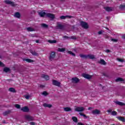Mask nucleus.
Segmentation results:
<instances>
[{
    "instance_id": "obj_1",
    "label": "nucleus",
    "mask_w": 125,
    "mask_h": 125,
    "mask_svg": "<svg viewBox=\"0 0 125 125\" xmlns=\"http://www.w3.org/2000/svg\"><path fill=\"white\" fill-rule=\"evenodd\" d=\"M24 118L25 120H27V121H28L29 122H32L33 121H34L35 120V118H34V117L29 115H25Z\"/></svg>"
},
{
    "instance_id": "obj_2",
    "label": "nucleus",
    "mask_w": 125,
    "mask_h": 125,
    "mask_svg": "<svg viewBox=\"0 0 125 125\" xmlns=\"http://www.w3.org/2000/svg\"><path fill=\"white\" fill-rule=\"evenodd\" d=\"M55 56H56L55 53L54 52H51L49 57V60H50V61H52V60H53V59L55 58Z\"/></svg>"
},
{
    "instance_id": "obj_3",
    "label": "nucleus",
    "mask_w": 125,
    "mask_h": 125,
    "mask_svg": "<svg viewBox=\"0 0 125 125\" xmlns=\"http://www.w3.org/2000/svg\"><path fill=\"white\" fill-rule=\"evenodd\" d=\"M81 25L83 28H84V29H87V28H88V25L87 24V23L84 21H81Z\"/></svg>"
},
{
    "instance_id": "obj_4",
    "label": "nucleus",
    "mask_w": 125,
    "mask_h": 125,
    "mask_svg": "<svg viewBox=\"0 0 125 125\" xmlns=\"http://www.w3.org/2000/svg\"><path fill=\"white\" fill-rule=\"evenodd\" d=\"M56 28L59 30H63V29H64V26H63L61 23L59 22L56 26Z\"/></svg>"
},
{
    "instance_id": "obj_5",
    "label": "nucleus",
    "mask_w": 125,
    "mask_h": 125,
    "mask_svg": "<svg viewBox=\"0 0 125 125\" xmlns=\"http://www.w3.org/2000/svg\"><path fill=\"white\" fill-rule=\"evenodd\" d=\"M84 110V108L83 107H76L75 108V111L76 112H83Z\"/></svg>"
},
{
    "instance_id": "obj_6",
    "label": "nucleus",
    "mask_w": 125,
    "mask_h": 125,
    "mask_svg": "<svg viewBox=\"0 0 125 125\" xmlns=\"http://www.w3.org/2000/svg\"><path fill=\"white\" fill-rule=\"evenodd\" d=\"M52 83L53 85H56V86H60V85L61 84V83L56 80H53Z\"/></svg>"
},
{
    "instance_id": "obj_7",
    "label": "nucleus",
    "mask_w": 125,
    "mask_h": 125,
    "mask_svg": "<svg viewBox=\"0 0 125 125\" xmlns=\"http://www.w3.org/2000/svg\"><path fill=\"white\" fill-rule=\"evenodd\" d=\"M82 76L83 77V78H84L85 79H87L88 80H90V79L92 78V76L86 74H82Z\"/></svg>"
},
{
    "instance_id": "obj_8",
    "label": "nucleus",
    "mask_w": 125,
    "mask_h": 125,
    "mask_svg": "<svg viewBox=\"0 0 125 125\" xmlns=\"http://www.w3.org/2000/svg\"><path fill=\"white\" fill-rule=\"evenodd\" d=\"M5 3H6V4H10L11 5H12V6H14V5H15L14 2L11 1L9 0H5Z\"/></svg>"
},
{
    "instance_id": "obj_9",
    "label": "nucleus",
    "mask_w": 125,
    "mask_h": 125,
    "mask_svg": "<svg viewBox=\"0 0 125 125\" xmlns=\"http://www.w3.org/2000/svg\"><path fill=\"white\" fill-rule=\"evenodd\" d=\"M47 17L50 18L51 19H54L55 18V16L53 14L47 13L46 14Z\"/></svg>"
},
{
    "instance_id": "obj_10",
    "label": "nucleus",
    "mask_w": 125,
    "mask_h": 125,
    "mask_svg": "<svg viewBox=\"0 0 125 125\" xmlns=\"http://www.w3.org/2000/svg\"><path fill=\"white\" fill-rule=\"evenodd\" d=\"M71 81L72 82L74 83H79V82H80V80L77 77L72 78Z\"/></svg>"
},
{
    "instance_id": "obj_11",
    "label": "nucleus",
    "mask_w": 125,
    "mask_h": 125,
    "mask_svg": "<svg viewBox=\"0 0 125 125\" xmlns=\"http://www.w3.org/2000/svg\"><path fill=\"white\" fill-rule=\"evenodd\" d=\"M92 114L93 115H98L100 114V110L98 109H95L94 110L92 111Z\"/></svg>"
},
{
    "instance_id": "obj_12",
    "label": "nucleus",
    "mask_w": 125,
    "mask_h": 125,
    "mask_svg": "<svg viewBox=\"0 0 125 125\" xmlns=\"http://www.w3.org/2000/svg\"><path fill=\"white\" fill-rule=\"evenodd\" d=\"M21 110V111H22V112H29V108H28V107L27 106L22 107Z\"/></svg>"
},
{
    "instance_id": "obj_13",
    "label": "nucleus",
    "mask_w": 125,
    "mask_h": 125,
    "mask_svg": "<svg viewBox=\"0 0 125 125\" xmlns=\"http://www.w3.org/2000/svg\"><path fill=\"white\" fill-rule=\"evenodd\" d=\"M39 14L41 17H44V16L46 15V13L45 12H43V11L39 12Z\"/></svg>"
},
{
    "instance_id": "obj_14",
    "label": "nucleus",
    "mask_w": 125,
    "mask_h": 125,
    "mask_svg": "<svg viewBox=\"0 0 125 125\" xmlns=\"http://www.w3.org/2000/svg\"><path fill=\"white\" fill-rule=\"evenodd\" d=\"M115 104H117V105H119V106H125V103L119 101L115 102Z\"/></svg>"
},
{
    "instance_id": "obj_15",
    "label": "nucleus",
    "mask_w": 125,
    "mask_h": 125,
    "mask_svg": "<svg viewBox=\"0 0 125 125\" xmlns=\"http://www.w3.org/2000/svg\"><path fill=\"white\" fill-rule=\"evenodd\" d=\"M108 113H111V115L112 116L117 115V112L116 111H112V109H109L107 110Z\"/></svg>"
},
{
    "instance_id": "obj_16",
    "label": "nucleus",
    "mask_w": 125,
    "mask_h": 125,
    "mask_svg": "<svg viewBox=\"0 0 125 125\" xmlns=\"http://www.w3.org/2000/svg\"><path fill=\"white\" fill-rule=\"evenodd\" d=\"M104 9L106 11H107L108 12H110V11H113V8L111 7H104Z\"/></svg>"
},
{
    "instance_id": "obj_17",
    "label": "nucleus",
    "mask_w": 125,
    "mask_h": 125,
    "mask_svg": "<svg viewBox=\"0 0 125 125\" xmlns=\"http://www.w3.org/2000/svg\"><path fill=\"white\" fill-rule=\"evenodd\" d=\"M99 64H101V65H106V62L103 59H101L100 61L98 62Z\"/></svg>"
},
{
    "instance_id": "obj_18",
    "label": "nucleus",
    "mask_w": 125,
    "mask_h": 125,
    "mask_svg": "<svg viewBox=\"0 0 125 125\" xmlns=\"http://www.w3.org/2000/svg\"><path fill=\"white\" fill-rule=\"evenodd\" d=\"M88 59H92L93 60V59H95V56L94 55L89 54L88 55Z\"/></svg>"
},
{
    "instance_id": "obj_19",
    "label": "nucleus",
    "mask_w": 125,
    "mask_h": 125,
    "mask_svg": "<svg viewBox=\"0 0 125 125\" xmlns=\"http://www.w3.org/2000/svg\"><path fill=\"white\" fill-rule=\"evenodd\" d=\"M42 78L43 79H44V80H46V81H48L49 80V76L45 75H42Z\"/></svg>"
},
{
    "instance_id": "obj_20",
    "label": "nucleus",
    "mask_w": 125,
    "mask_h": 125,
    "mask_svg": "<svg viewBox=\"0 0 125 125\" xmlns=\"http://www.w3.org/2000/svg\"><path fill=\"white\" fill-rule=\"evenodd\" d=\"M116 82H122V83H125V80L122 78H118L116 79Z\"/></svg>"
},
{
    "instance_id": "obj_21",
    "label": "nucleus",
    "mask_w": 125,
    "mask_h": 125,
    "mask_svg": "<svg viewBox=\"0 0 125 125\" xmlns=\"http://www.w3.org/2000/svg\"><path fill=\"white\" fill-rule=\"evenodd\" d=\"M80 56L81 58H84V59H88V55L81 54Z\"/></svg>"
},
{
    "instance_id": "obj_22",
    "label": "nucleus",
    "mask_w": 125,
    "mask_h": 125,
    "mask_svg": "<svg viewBox=\"0 0 125 125\" xmlns=\"http://www.w3.org/2000/svg\"><path fill=\"white\" fill-rule=\"evenodd\" d=\"M23 61H26V62H28V63H32V62H34V61L29 59H24Z\"/></svg>"
},
{
    "instance_id": "obj_23",
    "label": "nucleus",
    "mask_w": 125,
    "mask_h": 125,
    "mask_svg": "<svg viewBox=\"0 0 125 125\" xmlns=\"http://www.w3.org/2000/svg\"><path fill=\"white\" fill-rule=\"evenodd\" d=\"M69 17V18H71L72 17L69 16H62L60 17L61 19L64 20Z\"/></svg>"
},
{
    "instance_id": "obj_24",
    "label": "nucleus",
    "mask_w": 125,
    "mask_h": 125,
    "mask_svg": "<svg viewBox=\"0 0 125 125\" xmlns=\"http://www.w3.org/2000/svg\"><path fill=\"white\" fill-rule=\"evenodd\" d=\"M66 50V49L65 48H59L58 49V51H59V52H64Z\"/></svg>"
},
{
    "instance_id": "obj_25",
    "label": "nucleus",
    "mask_w": 125,
    "mask_h": 125,
    "mask_svg": "<svg viewBox=\"0 0 125 125\" xmlns=\"http://www.w3.org/2000/svg\"><path fill=\"white\" fill-rule=\"evenodd\" d=\"M117 119H118V120H119V121H121V122H125V118L123 117H117Z\"/></svg>"
},
{
    "instance_id": "obj_26",
    "label": "nucleus",
    "mask_w": 125,
    "mask_h": 125,
    "mask_svg": "<svg viewBox=\"0 0 125 125\" xmlns=\"http://www.w3.org/2000/svg\"><path fill=\"white\" fill-rule=\"evenodd\" d=\"M63 109L65 112H70V111H72V109H71V108L68 107H64Z\"/></svg>"
},
{
    "instance_id": "obj_27",
    "label": "nucleus",
    "mask_w": 125,
    "mask_h": 125,
    "mask_svg": "<svg viewBox=\"0 0 125 125\" xmlns=\"http://www.w3.org/2000/svg\"><path fill=\"white\" fill-rule=\"evenodd\" d=\"M10 113H11L10 110H7L3 112V116H6L7 115H8V114H10Z\"/></svg>"
},
{
    "instance_id": "obj_28",
    "label": "nucleus",
    "mask_w": 125,
    "mask_h": 125,
    "mask_svg": "<svg viewBox=\"0 0 125 125\" xmlns=\"http://www.w3.org/2000/svg\"><path fill=\"white\" fill-rule=\"evenodd\" d=\"M43 106L44 107H47L48 108H51V107H52V105L51 104H43Z\"/></svg>"
},
{
    "instance_id": "obj_29",
    "label": "nucleus",
    "mask_w": 125,
    "mask_h": 125,
    "mask_svg": "<svg viewBox=\"0 0 125 125\" xmlns=\"http://www.w3.org/2000/svg\"><path fill=\"white\" fill-rule=\"evenodd\" d=\"M15 17H16V18H20V13L19 12H16L14 15Z\"/></svg>"
},
{
    "instance_id": "obj_30",
    "label": "nucleus",
    "mask_w": 125,
    "mask_h": 125,
    "mask_svg": "<svg viewBox=\"0 0 125 125\" xmlns=\"http://www.w3.org/2000/svg\"><path fill=\"white\" fill-rule=\"evenodd\" d=\"M26 30H27L28 32H33V31H35V29L32 27H27Z\"/></svg>"
},
{
    "instance_id": "obj_31",
    "label": "nucleus",
    "mask_w": 125,
    "mask_h": 125,
    "mask_svg": "<svg viewBox=\"0 0 125 125\" xmlns=\"http://www.w3.org/2000/svg\"><path fill=\"white\" fill-rule=\"evenodd\" d=\"M48 42H49V43H56L57 41L56 40H48Z\"/></svg>"
},
{
    "instance_id": "obj_32",
    "label": "nucleus",
    "mask_w": 125,
    "mask_h": 125,
    "mask_svg": "<svg viewBox=\"0 0 125 125\" xmlns=\"http://www.w3.org/2000/svg\"><path fill=\"white\" fill-rule=\"evenodd\" d=\"M4 72H5V73H7L10 71V69L8 67H5L3 69Z\"/></svg>"
},
{
    "instance_id": "obj_33",
    "label": "nucleus",
    "mask_w": 125,
    "mask_h": 125,
    "mask_svg": "<svg viewBox=\"0 0 125 125\" xmlns=\"http://www.w3.org/2000/svg\"><path fill=\"white\" fill-rule=\"evenodd\" d=\"M31 53L32 54V55H34L35 56H37V55H39L38 53L36 52L35 51H31Z\"/></svg>"
},
{
    "instance_id": "obj_34",
    "label": "nucleus",
    "mask_w": 125,
    "mask_h": 125,
    "mask_svg": "<svg viewBox=\"0 0 125 125\" xmlns=\"http://www.w3.org/2000/svg\"><path fill=\"white\" fill-rule=\"evenodd\" d=\"M67 53H68L69 54H70L71 55H72V56H76V54H75V53H73L71 51H68Z\"/></svg>"
},
{
    "instance_id": "obj_35",
    "label": "nucleus",
    "mask_w": 125,
    "mask_h": 125,
    "mask_svg": "<svg viewBox=\"0 0 125 125\" xmlns=\"http://www.w3.org/2000/svg\"><path fill=\"white\" fill-rule=\"evenodd\" d=\"M9 90L11 92H16V91L15 90V89H14V88H10L9 89Z\"/></svg>"
},
{
    "instance_id": "obj_36",
    "label": "nucleus",
    "mask_w": 125,
    "mask_h": 125,
    "mask_svg": "<svg viewBox=\"0 0 125 125\" xmlns=\"http://www.w3.org/2000/svg\"><path fill=\"white\" fill-rule=\"evenodd\" d=\"M72 120L75 123H77L78 122V118H77V117H72Z\"/></svg>"
},
{
    "instance_id": "obj_37",
    "label": "nucleus",
    "mask_w": 125,
    "mask_h": 125,
    "mask_svg": "<svg viewBox=\"0 0 125 125\" xmlns=\"http://www.w3.org/2000/svg\"><path fill=\"white\" fill-rule=\"evenodd\" d=\"M117 60L119 61V62H125V60H123L122 59L117 58Z\"/></svg>"
},
{
    "instance_id": "obj_38",
    "label": "nucleus",
    "mask_w": 125,
    "mask_h": 125,
    "mask_svg": "<svg viewBox=\"0 0 125 125\" xmlns=\"http://www.w3.org/2000/svg\"><path fill=\"white\" fill-rule=\"evenodd\" d=\"M42 27H43V28H47V27H48V25H47V24L44 23L42 24Z\"/></svg>"
},
{
    "instance_id": "obj_39",
    "label": "nucleus",
    "mask_w": 125,
    "mask_h": 125,
    "mask_svg": "<svg viewBox=\"0 0 125 125\" xmlns=\"http://www.w3.org/2000/svg\"><path fill=\"white\" fill-rule=\"evenodd\" d=\"M42 94L43 95H44V96H46L47 95H48V93H47V92H46V91L43 92Z\"/></svg>"
},
{
    "instance_id": "obj_40",
    "label": "nucleus",
    "mask_w": 125,
    "mask_h": 125,
    "mask_svg": "<svg viewBox=\"0 0 125 125\" xmlns=\"http://www.w3.org/2000/svg\"><path fill=\"white\" fill-rule=\"evenodd\" d=\"M25 98H26L27 100L29 99L30 98V96L29 95H25L24 96Z\"/></svg>"
},
{
    "instance_id": "obj_41",
    "label": "nucleus",
    "mask_w": 125,
    "mask_h": 125,
    "mask_svg": "<svg viewBox=\"0 0 125 125\" xmlns=\"http://www.w3.org/2000/svg\"><path fill=\"white\" fill-rule=\"evenodd\" d=\"M125 7V5H121L120 6V8H121V9H124Z\"/></svg>"
},
{
    "instance_id": "obj_42",
    "label": "nucleus",
    "mask_w": 125,
    "mask_h": 125,
    "mask_svg": "<svg viewBox=\"0 0 125 125\" xmlns=\"http://www.w3.org/2000/svg\"><path fill=\"white\" fill-rule=\"evenodd\" d=\"M16 108H17V109H20V105L19 104H15Z\"/></svg>"
},
{
    "instance_id": "obj_43",
    "label": "nucleus",
    "mask_w": 125,
    "mask_h": 125,
    "mask_svg": "<svg viewBox=\"0 0 125 125\" xmlns=\"http://www.w3.org/2000/svg\"><path fill=\"white\" fill-rule=\"evenodd\" d=\"M71 39H72V40H76L77 37L76 36H71Z\"/></svg>"
},
{
    "instance_id": "obj_44",
    "label": "nucleus",
    "mask_w": 125,
    "mask_h": 125,
    "mask_svg": "<svg viewBox=\"0 0 125 125\" xmlns=\"http://www.w3.org/2000/svg\"><path fill=\"white\" fill-rule=\"evenodd\" d=\"M111 41H112V42H118V40H117V39H111Z\"/></svg>"
},
{
    "instance_id": "obj_45",
    "label": "nucleus",
    "mask_w": 125,
    "mask_h": 125,
    "mask_svg": "<svg viewBox=\"0 0 125 125\" xmlns=\"http://www.w3.org/2000/svg\"><path fill=\"white\" fill-rule=\"evenodd\" d=\"M3 66H4V64L2 62H0V66L3 67Z\"/></svg>"
},
{
    "instance_id": "obj_46",
    "label": "nucleus",
    "mask_w": 125,
    "mask_h": 125,
    "mask_svg": "<svg viewBox=\"0 0 125 125\" xmlns=\"http://www.w3.org/2000/svg\"><path fill=\"white\" fill-rule=\"evenodd\" d=\"M29 124L30 125H36V123L35 122H30Z\"/></svg>"
},
{
    "instance_id": "obj_47",
    "label": "nucleus",
    "mask_w": 125,
    "mask_h": 125,
    "mask_svg": "<svg viewBox=\"0 0 125 125\" xmlns=\"http://www.w3.org/2000/svg\"><path fill=\"white\" fill-rule=\"evenodd\" d=\"M77 125H83V124L82 123H78Z\"/></svg>"
},
{
    "instance_id": "obj_48",
    "label": "nucleus",
    "mask_w": 125,
    "mask_h": 125,
    "mask_svg": "<svg viewBox=\"0 0 125 125\" xmlns=\"http://www.w3.org/2000/svg\"><path fill=\"white\" fill-rule=\"evenodd\" d=\"M102 33H103L102 31H100L98 32L99 35H101L102 34Z\"/></svg>"
},
{
    "instance_id": "obj_49",
    "label": "nucleus",
    "mask_w": 125,
    "mask_h": 125,
    "mask_svg": "<svg viewBox=\"0 0 125 125\" xmlns=\"http://www.w3.org/2000/svg\"><path fill=\"white\" fill-rule=\"evenodd\" d=\"M36 42H37V43H39V42H40V41L39 40H36Z\"/></svg>"
},
{
    "instance_id": "obj_50",
    "label": "nucleus",
    "mask_w": 125,
    "mask_h": 125,
    "mask_svg": "<svg viewBox=\"0 0 125 125\" xmlns=\"http://www.w3.org/2000/svg\"><path fill=\"white\" fill-rule=\"evenodd\" d=\"M105 52L108 53V52H110V50H106L105 51Z\"/></svg>"
},
{
    "instance_id": "obj_51",
    "label": "nucleus",
    "mask_w": 125,
    "mask_h": 125,
    "mask_svg": "<svg viewBox=\"0 0 125 125\" xmlns=\"http://www.w3.org/2000/svg\"><path fill=\"white\" fill-rule=\"evenodd\" d=\"M79 114H80V115L81 116H83V113H80Z\"/></svg>"
},
{
    "instance_id": "obj_52",
    "label": "nucleus",
    "mask_w": 125,
    "mask_h": 125,
    "mask_svg": "<svg viewBox=\"0 0 125 125\" xmlns=\"http://www.w3.org/2000/svg\"><path fill=\"white\" fill-rule=\"evenodd\" d=\"M83 117H84V118H86V116L85 114H83Z\"/></svg>"
},
{
    "instance_id": "obj_53",
    "label": "nucleus",
    "mask_w": 125,
    "mask_h": 125,
    "mask_svg": "<svg viewBox=\"0 0 125 125\" xmlns=\"http://www.w3.org/2000/svg\"><path fill=\"white\" fill-rule=\"evenodd\" d=\"M92 108L91 107H89L88 108V110H90V109H91Z\"/></svg>"
},
{
    "instance_id": "obj_54",
    "label": "nucleus",
    "mask_w": 125,
    "mask_h": 125,
    "mask_svg": "<svg viewBox=\"0 0 125 125\" xmlns=\"http://www.w3.org/2000/svg\"><path fill=\"white\" fill-rule=\"evenodd\" d=\"M123 38H124V39H125V36H123Z\"/></svg>"
},
{
    "instance_id": "obj_55",
    "label": "nucleus",
    "mask_w": 125,
    "mask_h": 125,
    "mask_svg": "<svg viewBox=\"0 0 125 125\" xmlns=\"http://www.w3.org/2000/svg\"><path fill=\"white\" fill-rule=\"evenodd\" d=\"M106 29H107V30H109V29H108V28H106Z\"/></svg>"
},
{
    "instance_id": "obj_56",
    "label": "nucleus",
    "mask_w": 125,
    "mask_h": 125,
    "mask_svg": "<svg viewBox=\"0 0 125 125\" xmlns=\"http://www.w3.org/2000/svg\"><path fill=\"white\" fill-rule=\"evenodd\" d=\"M124 122L125 123V121H124Z\"/></svg>"
}]
</instances>
